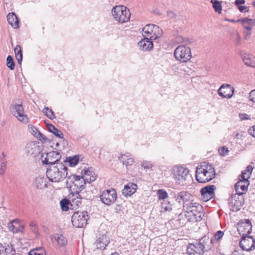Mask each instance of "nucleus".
Listing matches in <instances>:
<instances>
[{
	"label": "nucleus",
	"mask_w": 255,
	"mask_h": 255,
	"mask_svg": "<svg viewBox=\"0 0 255 255\" xmlns=\"http://www.w3.org/2000/svg\"><path fill=\"white\" fill-rule=\"evenodd\" d=\"M190 42L189 39L176 35V60L185 63L191 58V49L186 45Z\"/></svg>",
	"instance_id": "1"
},
{
	"label": "nucleus",
	"mask_w": 255,
	"mask_h": 255,
	"mask_svg": "<svg viewBox=\"0 0 255 255\" xmlns=\"http://www.w3.org/2000/svg\"><path fill=\"white\" fill-rule=\"evenodd\" d=\"M46 176L49 181L59 182L68 176L67 168L62 163L51 165L47 170Z\"/></svg>",
	"instance_id": "2"
},
{
	"label": "nucleus",
	"mask_w": 255,
	"mask_h": 255,
	"mask_svg": "<svg viewBox=\"0 0 255 255\" xmlns=\"http://www.w3.org/2000/svg\"><path fill=\"white\" fill-rule=\"evenodd\" d=\"M216 175L214 168L211 164L204 163L196 168V179L199 183H206L214 178Z\"/></svg>",
	"instance_id": "3"
},
{
	"label": "nucleus",
	"mask_w": 255,
	"mask_h": 255,
	"mask_svg": "<svg viewBox=\"0 0 255 255\" xmlns=\"http://www.w3.org/2000/svg\"><path fill=\"white\" fill-rule=\"evenodd\" d=\"M210 241L208 237L204 236L193 244H190L187 248V253L190 255H203L205 251L210 247L208 243Z\"/></svg>",
	"instance_id": "4"
},
{
	"label": "nucleus",
	"mask_w": 255,
	"mask_h": 255,
	"mask_svg": "<svg viewBox=\"0 0 255 255\" xmlns=\"http://www.w3.org/2000/svg\"><path fill=\"white\" fill-rule=\"evenodd\" d=\"M112 14L115 20L121 23L128 21L130 17L129 9L122 5L114 7L112 9Z\"/></svg>",
	"instance_id": "5"
},
{
	"label": "nucleus",
	"mask_w": 255,
	"mask_h": 255,
	"mask_svg": "<svg viewBox=\"0 0 255 255\" xmlns=\"http://www.w3.org/2000/svg\"><path fill=\"white\" fill-rule=\"evenodd\" d=\"M85 183L83 176L81 177L74 174L67 176L66 182L67 188L71 192L79 191V192L85 188Z\"/></svg>",
	"instance_id": "6"
},
{
	"label": "nucleus",
	"mask_w": 255,
	"mask_h": 255,
	"mask_svg": "<svg viewBox=\"0 0 255 255\" xmlns=\"http://www.w3.org/2000/svg\"><path fill=\"white\" fill-rule=\"evenodd\" d=\"M191 179L189 169L184 165H176V185L187 186Z\"/></svg>",
	"instance_id": "7"
},
{
	"label": "nucleus",
	"mask_w": 255,
	"mask_h": 255,
	"mask_svg": "<svg viewBox=\"0 0 255 255\" xmlns=\"http://www.w3.org/2000/svg\"><path fill=\"white\" fill-rule=\"evenodd\" d=\"M163 34L161 28L158 26L148 24L142 28V35L144 37L149 36L151 40H158Z\"/></svg>",
	"instance_id": "8"
},
{
	"label": "nucleus",
	"mask_w": 255,
	"mask_h": 255,
	"mask_svg": "<svg viewBox=\"0 0 255 255\" xmlns=\"http://www.w3.org/2000/svg\"><path fill=\"white\" fill-rule=\"evenodd\" d=\"M183 210L188 213L192 214L193 217V219L196 221L202 219L203 208L201 204L195 202L194 199L189 203V205L186 206Z\"/></svg>",
	"instance_id": "9"
},
{
	"label": "nucleus",
	"mask_w": 255,
	"mask_h": 255,
	"mask_svg": "<svg viewBox=\"0 0 255 255\" xmlns=\"http://www.w3.org/2000/svg\"><path fill=\"white\" fill-rule=\"evenodd\" d=\"M10 110L17 119L24 124L29 122V119L24 113V109L21 103L15 104L10 106Z\"/></svg>",
	"instance_id": "10"
},
{
	"label": "nucleus",
	"mask_w": 255,
	"mask_h": 255,
	"mask_svg": "<svg viewBox=\"0 0 255 255\" xmlns=\"http://www.w3.org/2000/svg\"><path fill=\"white\" fill-rule=\"evenodd\" d=\"M88 219L87 212H76L72 216L73 225L76 228H83L86 225Z\"/></svg>",
	"instance_id": "11"
},
{
	"label": "nucleus",
	"mask_w": 255,
	"mask_h": 255,
	"mask_svg": "<svg viewBox=\"0 0 255 255\" xmlns=\"http://www.w3.org/2000/svg\"><path fill=\"white\" fill-rule=\"evenodd\" d=\"M100 198L103 204L110 206L115 202L117 198V195L115 189H107L102 192Z\"/></svg>",
	"instance_id": "12"
},
{
	"label": "nucleus",
	"mask_w": 255,
	"mask_h": 255,
	"mask_svg": "<svg viewBox=\"0 0 255 255\" xmlns=\"http://www.w3.org/2000/svg\"><path fill=\"white\" fill-rule=\"evenodd\" d=\"M229 204L231 210L232 211L235 212L240 210L241 208L244 204L243 195H241V193H236L232 195L230 199Z\"/></svg>",
	"instance_id": "13"
},
{
	"label": "nucleus",
	"mask_w": 255,
	"mask_h": 255,
	"mask_svg": "<svg viewBox=\"0 0 255 255\" xmlns=\"http://www.w3.org/2000/svg\"><path fill=\"white\" fill-rule=\"evenodd\" d=\"M194 197L190 193L187 191H183L178 193L176 195V202L180 205V209L182 207V210L187 205H189L191 202H192Z\"/></svg>",
	"instance_id": "14"
},
{
	"label": "nucleus",
	"mask_w": 255,
	"mask_h": 255,
	"mask_svg": "<svg viewBox=\"0 0 255 255\" xmlns=\"http://www.w3.org/2000/svg\"><path fill=\"white\" fill-rule=\"evenodd\" d=\"M61 158V155L58 151H53L45 154H42L41 159L44 164L55 165V163Z\"/></svg>",
	"instance_id": "15"
},
{
	"label": "nucleus",
	"mask_w": 255,
	"mask_h": 255,
	"mask_svg": "<svg viewBox=\"0 0 255 255\" xmlns=\"http://www.w3.org/2000/svg\"><path fill=\"white\" fill-rule=\"evenodd\" d=\"M25 151L27 155L33 158L36 157L41 152L39 143L34 141L28 142L25 146Z\"/></svg>",
	"instance_id": "16"
},
{
	"label": "nucleus",
	"mask_w": 255,
	"mask_h": 255,
	"mask_svg": "<svg viewBox=\"0 0 255 255\" xmlns=\"http://www.w3.org/2000/svg\"><path fill=\"white\" fill-rule=\"evenodd\" d=\"M240 246L244 251H253L255 249V240L252 236H243L240 242Z\"/></svg>",
	"instance_id": "17"
},
{
	"label": "nucleus",
	"mask_w": 255,
	"mask_h": 255,
	"mask_svg": "<svg viewBox=\"0 0 255 255\" xmlns=\"http://www.w3.org/2000/svg\"><path fill=\"white\" fill-rule=\"evenodd\" d=\"M252 225L249 220H241L238 224V231L243 236H246L252 232Z\"/></svg>",
	"instance_id": "18"
},
{
	"label": "nucleus",
	"mask_w": 255,
	"mask_h": 255,
	"mask_svg": "<svg viewBox=\"0 0 255 255\" xmlns=\"http://www.w3.org/2000/svg\"><path fill=\"white\" fill-rule=\"evenodd\" d=\"M234 92V88L231 85L224 84L221 85L218 90L220 96L224 98L230 99L232 97Z\"/></svg>",
	"instance_id": "19"
},
{
	"label": "nucleus",
	"mask_w": 255,
	"mask_h": 255,
	"mask_svg": "<svg viewBox=\"0 0 255 255\" xmlns=\"http://www.w3.org/2000/svg\"><path fill=\"white\" fill-rule=\"evenodd\" d=\"M216 189L214 185H208L202 188L200 192L203 200L207 202L212 198L215 195L214 191Z\"/></svg>",
	"instance_id": "20"
},
{
	"label": "nucleus",
	"mask_w": 255,
	"mask_h": 255,
	"mask_svg": "<svg viewBox=\"0 0 255 255\" xmlns=\"http://www.w3.org/2000/svg\"><path fill=\"white\" fill-rule=\"evenodd\" d=\"M70 206L74 208L79 207L82 203V198L79 195V191L71 192L69 194Z\"/></svg>",
	"instance_id": "21"
},
{
	"label": "nucleus",
	"mask_w": 255,
	"mask_h": 255,
	"mask_svg": "<svg viewBox=\"0 0 255 255\" xmlns=\"http://www.w3.org/2000/svg\"><path fill=\"white\" fill-rule=\"evenodd\" d=\"M139 49L144 51H149L152 49L153 44V42L149 38L144 37L137 43Z\"/></svg>",
	"instance_id": "22"
},
{
	"label": "nucleus",
	"mask_w": 255,
	"mask_h": 255,
	"mask_svg": "<svg viewBox=\"0 0 255 255\" xmlns=\"http://www.w3.org/2000/svg\"><path fill=\"white\" fill-rule=\"evenodd\" d=\"M119 160L127 167L131 166L134 162L132 155L128 152L121 154L119 157Z\"/></svg>",
	"instance_id": "23"
},
{
	"label": "nucleus",
	"mask_w": 255,
	"mask_h": 255,
	"mask_svg": "<svg viewBox=\"0 0 255 255\" xmlns=\"http://www.w3.org/2000/svg\"><path fill=\"white\" fill-rule=\"evenodd\" d=\"M249 184V181L241 179L237 182L235 185L236 193H241V195H243L247 191Z\"/></svg>",
	"instance_id": "24"
},
{
	"label": "nucleus",
	"mask_w": 255,
	"mask_h": 255,
	"mask_svg": "<svg viewBox=\"0 0 255 255\" xmlns=\"http://www.w3.org/2000/svg\"><path fill=\"white\" fill-rule=\"evenodd\" d=\"M7 227L9 230L13 233L22 232L24 229V226L21 225L17 220H13L10 222Z\"/></svg>",
	"instance_id": "25"
},
{
	"label": "nucleus",
	"mask_w": 255,
	"mask_h": 255,
	"mask_svg": "<svg viewBox=\"0 0 255 255\" xmlns=\"http://www.w3.org/2000/svg\"><path fill=\"white\" fill-rule=\"evenodd\" d=\"M109 243L110 240L107 236L102 235L96 240L94 245L97 249L104 250Z\"/></svg>",
	"instance_id": "26"
},
{
	"label": "nucleus",
	"mask_w": 255,
	"mask_h": 255,
	"mask_svg": "<svg viewBox=\"0 0 255 255\" xmlns=\"http://www.w3.org/2000/svg\"><path fill=\"white\" fill-rule=\"evenodd\" d=\"M33 185L38 189H42L48 187L47 178L43 176H38L35 178Z\"/></svg>",
	"instance_id": "27"
},
{
	"label": "nucleus",
	"mask_w": 255,
	"mask_h": 255,
	"mask_svg": "<svg viewBox=\"0 0 255 255\" xmlns=\"http://www.w3.org/2000/svg\"><path fill=\"white\" fill-rule=\"evenodd\" d=\"M136 184L130 182L125 186L122 193L125 196H130L136 192Z\"/></svg>",
	"instance_id": "28"
},
{
	"label": "nucleus",
	"mask_w": 255,
	"mask_h": 255,
	"mask_svg": "<svg viewBox=\"0 0 255 255\" xmlns=\"http://www.w3.org/2000/svg\"><path fill=\"white\" fill-rule=\"evenodd\" d=\"M84 174L82 176L85 180V181L87 183H91L93 181H94L97 178V175L92 170L90 169H84L82 173Z\"/></svg>",
	"instance_id": "29"
},
{
	"label": "nucleus",
	"mask_w": 255,
	"mask_h": 255,
	"mask_svg": "<svg viewBox=\"0 0 255 255\" xmlns=\"http://www.w3.org/2000/svg\"><path fill=\"white\" fill-rule=\"evenodd\" d=\"M8 23L14 28H17L19 27V20L13 12L9 13L7 16Z\"/></svg>",
	"instance_id": "30"
},
{
	"label": "nucleus",
	"mask_w": 255,
	"mask_h": 255,
	"mask_svg": "<svg viewBox=\"0 0 255 255\" xmlns=\"http://www.w3.org/2000/svg\"><path fill=\"white\" fill-rule=\"evenodd\" d=\"M238 21L242 22L244 27L248 31H251L253 26L255 25V20L248 18L240 19L238 20Z\"/></svg>",
	"instance_id": "31"
},
{
	"label": "nucleus",
	"mask_w": 255,
	"mask_h": 255,
	"mask_svg": "<svg viewBox=\"0 0 255 255\" xmlns=\"http://www.w3.org/2000/svg\"><path fill=\"white\" fill-rule=\"evenodd\" d=\"M243 60L247 66L255 68V57L251 54H245L243 56Z\"/></svg>",
	"instance_id": "32"
},
{
	"label": "nucleus",
	"mask_w": 255,
	"mask_h": 255,
	"mask_svg": "<svg viewBox=\"0 0 255 255\" xmlns=\"http://www.w3.org/2000/svg\"><path fill=\"white\" fill-rule=\"evenodd\" d=\"M28 130L33 135L39 140H46V138L32 125L28 126Z\"/></svg>",
	"instance_id": "33"
},
{
	"label": "nucleus",
	"mask_w": 255,
	"mask_h": 255,
	"mask_svg": "<svg viewBox=\"0 0 255 255\" xmlns=\"http://www.w3.org/2000/svg\"><path fill=\"white\" fill-rule=\"evenodd\" d=\"M53 242H56V244L59 246H66L67 243V241L66 238L60 234H55L52 238Z\"/></svg>",
	"instance_id": "34"
},
{
	"label": "nucleus",
	"mask_w": 255,
	"mask_h": 255,
	"mask_svg": "<svg viewBox=\"0 0 255 255\" xmlns=\"http://www.w3.org/2000/svg\"><path fill=\"white\" fill-rule=\"evenodd\" d=\"M47 128L50 132L52 133L56 136L60 138H63V133L56 128L53 125L49 124L47 125Z\"/></svg>",
	"instance_id": "35"
},
{
	"label": "nucleus",
	"mask_w": 255,
	"mask_h": 255,
	"mask_svg": "<svg viewBox=\"0 0 255 255\" xmlns=\"http://www.w3.org/2000/svg\"><path fill=\"white\" fill-rule=\"evenodd\" d=\"M14 50L15 58L18 64L20 65L22 60V53L21 47L19 45H16Z\"/></svg>",
	"instance_id": "36"
},
{
	"label": "nucleus",
	"mask_w": 255,
	"mask_h": 255,
	"mask_svg": "<svg viewBox=\"0 0 255 255\" xmlns=\"http://www.w3.org/2000/svg\"><path fill=\"white\" fill-rule=\"evenodd\" d=\"M65 161L68 162L70 166L74 167L78 163L79 158L76 156L69 157L66 158Z\"/></svg>",
	"instance_id": "37"
},
{
	"label": "nucleus",
	"mask_w": 255,
	"mask_h": 255,
	"mask_svg": "<svg viewBox=\"0 0 255 255\" xmlns=\"http://www.w3.org/2000/svg\"><path fill=\"white\" fill-rule=\"evenodd\" d=\"M28 255H46V253L43 248H38L31 250Z\"/></svg>",
	"instance_id": "38"
},
{
	"label": "nucleus",
	"mask_w": 255,
	"mask_h": 255,
	"mask_svg": "<svg viewBox=\"0 0 255 255\" xmlns=\"http://www.w3.org/2000/svg\"><path fill=\"white\" fill-rule=\"evenodd\" d=\"M211 2L213 4V7L215 11L220 13L222 11V5L220 2L217 0H211Z\"/></svg>",
	"instance_id": "39"
},
{
	"label": "nucleus",
	"mask_w": 255,
	"mask_h": 255,
	"mask_svg": "<svg viewBox=\"0 0 255 255\" xmlns=\"http://www.w3.org/2000/svg\"><path fill=\"white\" fill-rule=\"evenodd\" d=\"M69 205H70V203L68 199H64L60 201L61 208L63 211H66L68 210Z\"/></svg>",
	"instance_id": "40"
},
{
	"label": "nucleus",
	"mask_w": 255,
	"mask_h": 255,
	"mask_svg": "<svg viewBox=\"0 0 255 255\" xmlns=\"http://www.w3.org/2000/svg\"><path fill=\"white\" fill-rule=\"evenodd\" d=\"M224 235V232L218 231L214 234V239H211L209 241L211 243L213 244L214 242V240L216 241H219L223 237Z\"/></svg>",
	"instance_id": "41"
},
{
	"label": "nucleus",
	"mask_w": 255,
	"mask_h": 255,
	"mask_svg": "<svg viewBox=\"0 0 255 255\" xmlns=\"http://www.w3.org/2000/svg\"><path fill=\"white\" fill-rule=\"evenodd\" d=\"M6 65L11 70H13L15 67L14 62L11 56L8 55L6 58Z\"/></svg>",
	"instance_id": "42"
},
{
	"label": "nucleus",
	"mask_w": 255,
	"mask_h": 255,
	"mask_svg": "<svg viewBox=\"0 0 255 255\" xmlns=\"http://www.w3.org/2000/svg\"><path fill=\"white\" fill-rule=\"evenodd\" d=\"M3 253L6 255H14L15 254V250H13L11 246L7 245L4 247Z\"/></svg>",
	"instance_id": "43"
},
{
	"label": "nucleus",
	"mask_w": 255,
	"mask_h": 255,
	"mask_svg": "<svg viewBox=\"0 0 255 255\" xmlns=\"http://www.w3.org/2000/svg\"><path fill=\"white\" fill-rule=\"evenodd\" d=\"M43 113L50 119H53L55 118L53 112L52 110L49 109L47 107H45L43 110Z\"/></svg>",
	"instance_id": "44"
},
{
	"label": "nucleus",
	"mask_w": 255,
	"mask_h": 255,
	"mask_svg": "<svg viewBox=\"0 0 255 255\" xmlns=\"http://www.w3.org/2000/svg\"><path fill=\"white\" fill-rule=\"evenodd\" d=\"M185 214L180 213L178 216L177 221L181 226H183L186 222V218Z\"/></svg>",
	"instance_id": "45"
},
{
	"label": "nucleus",
	"mask_w": 255,
	"mask_h": 255,
	"mask_svg": "<svg viewBox=\"0 0 255 255\" xmlns=\"http://www.w3.org/2000/svg\"><path fill=\"white\" fill-rule=\"evenodd\" d=\"M157 194L159 200L165 199L167 197V192L163 189H160L157 191Z\"/></svg>",
	"instance_id": "46"
},
{
	"label": "nucleus",
	"mask_w": 255,
	"mask_h": 255,
	"mask_svg": "<svg viewBox=\"0 0 255 255\" xmlns=\"http://www.w3.org/2000/svg\"><path fill=\"white\" fill-rule=\"evenodd\" d=\"M233 37L235 43L236 45H240L241 43V37L240 36L238 32L235 33L233 35Z\"/></svg>",
	"instance_id": "47"
},
{
	"label": "nucleus",
	"mask_w": 255,
	"mask_h": 255,
	"mask_svg": "<svg viewBox=\"0 0 255 255\" xmlns=\"http://www.w3.org/2000/svg\"><path fill=\"white\" fill-rule=\"evenodd\" d=\"M141 166L144 169H151L152 167V164L150 161H143L141 163Z\"/></svg>",
	"instance_id": "48"
},
{
	"label": "nucleus",
	"mask_w": 255,
	"mask_h": 255,
	"mask_svg": "<svg viewBox=\"0 0 255 255\" xmlns=\"http://www.w3.org/2000/svg\"><path fill=\"white\" fill-rule=\"evenodd\" d=\"M251 174L250 172H247L246 170L242 172L241 177V180L249 181L248 179L250 178Z\"/></svg>",
	"instance_id": "49"
},
{
	"label": "nucleus",
	"mask_w": 255,
	"mask_h": 255,
	"mask_svg": "<svg viewBox=\"0 0 255 255\" xmlns=\"http://www.w3.org/2000/svg\"><path fill=\"white\" fill-rule=\"evenodd\" d=\"M6 162L5 161H2L0 163V174L2 175L4 174L6 168Z\"/></svg>",
	"instance_id": "50"
},
{
	"label": "nucleus",
	"mask_w": 255,
	"mask_h": 255,
	"mask_svg": "<svg viewBox=\"0 0 255 255\" xmlns=\"http://www.w3.org/2000/svg\"><path fill=\"white\" fill-rule=\"evenodd\" d=\"M30 227L31 228V230L33 232H34V233H38V226L35 222H30Z\"/></svg>",
	"instance_id": "51"
},
{
	"label": "nucleus",
	"mask_w": 255,
	"mask_h": 255,
	"mask_svg": "<svg viewBox=\"0 0 255 255\" xmlns=\"http://www.w3.org/2000/svg\"><path fill=\"white\" fill-rule=\"evenodd\" d=\"M219 152L220 154L222 155H225L228 153L229 150L227 148H225V147H220L219 149Z\"/></svg>",
	"instance_id": "52"
},
{
	"label": "nucleus",
	"mask_w": 255,
	"mask_h": 255,
	"mask_svg": "<svg viewBox=\"0 0 255 255\" xmlns=\"http://www.w3.org/2000/svg\"><path fill=\"white\" fill-rule=\"evenodd\" d=\"M238 7L241 12H248L249 10V7L247 6L241 5L239 6Z\"/></svg>",
	"instance_id": "53"
},
{
	"label": "nucleus",
	"mask_w": 255,
	"mask_h": 255,
	"mask_svg": "<svg viewBox=\"0 0 255 255\" xmlns=\"http://www.w3.org/2000/svg\"><path fill=\"white\" fill-rule=\"evenodd\" d=\"M239 116L242 120H250L251 119L250 116L246 114H240Z\"/></svg>",
	"instance_id": "54"
},
{
	"label": "nucleus",
	"mask_w": 255,
	"mask_h": 255,
	"mask_svg": "<svg viewBox=\"0 0 255 255\" xmlns=\"http://www.w3.org/2000/svg\"><path fill=\"white\" fill-rule=\"evenodd\" d=\"M249 133L250 134L255 137V125L249 130Z\"/></svg>",
	"instance_id": "55"
},
{
	"label": "nucleus",
	"mask_w": 255,
	"mask_h": 255,
	"mask_svg": "<svg viewBox=\"0 0 255 255\" xmlns=\"http://www.w3.org/2000/svg\"><path fill=\"white\" fill-rule=\"evenodd\" d=\"M235 3L236 5L237 6H238V7L239 6H241L240 5L241 4H244L245 3V0H236Z\"/></svg>",
	"instance_id": "56"
},
{
	"label": "nucleus",
	"mask_w": 255,
	"mask_h": 255,
	"mask_svg": "<svg viewBox=\"0 0 255 255\" xmlns=\"http://www.w3.org/2000/svg\"><path fill=\"white\" fill-rule=\"evenodd\" d=\"M253 167L251 165H249L247 167L246 169L245 170L247 172H250L251 174H252V171L253 170Z\"/></svg>",
	"instance_id": "57"
},
{
	"label": "nucleus",
	"mask_w": 255,
	"mask_h": 255,
	"mask_svg": "<svg viewBox=\"0 0 255 255\" xmlns=\"http://www.w3.org/2000/svg\"><path fill=\"white\" fill-rule=\"evenodd\" d=\"M250 36H251V32L248 31V32H246V33L245 39H248L250 37Z\"/></svg>",
	"instance_id": "58"
},
{
	"label": "nucleus",
	"mask_w": 255,
	"mask_h": 255,
	"mask_svg": "<svg viewBox=\"0 0 255 255\" xmlns=\"http://www.w3.org/2000/svg\"><path fill=\"white\" fill-rule=\"evenodd\" d=\"M226 20L228 21H230V22H238V20H235L234 19H226Z\"/></svg>",
	"instance_id": "59"
},
{
	"label": "nucleus",
	"mask_w": 255,
	"mask_h": 255,
	"mask_svg": "<svg viewBox=\"0 0 255 255\" xmlns=\"http://www.w3.org/2000/svg\"><path fill=\"white\" fill-rule=\"evenodd\" d=\"M251 94H253V95L255 94V90H253V91H252L251 92Z\"/></svg>",
	"instance_id": "60"
},
{
	"label": "nucleus",
	"mask_w": 255,
	"mask_h": 255,
	"mask_svg": "<svg viewBox=\"0 0 255 255\" xmlns=\"http://www.w3.org/2000/svg\"><path fill=\"white\" fill-rule=\"evenodd\" d=\"M2 156H3L4 158V157H5V156H6V155H5V153H4V152H2Z\"/></svg>",
	"instance_id": "61"
},
{
	"label": "nucleus",
	"mask_w": 255,
	"mask_h": 255,
	"mask_svg": "<svg viewBox=\"0 0 255 255\" xmlns=\"http://www.w3.org/2000/svg\"><path fill=\"white\" fill-rule=\"evenodd\" d=\"M253 5L255 7V0L253 2Z\"/></svg>",
	"instance_id": "62"
},
{
	"label": "nucleus",
	"mask_w": 255,
	"mask_h": 255,
	"mask_svg": "<svg viewBox=\"0 0 255 255\" xmlns=\"http://www.w3.org/2000/svg\"><path fill=\"white\" fill-rule=\"evenodd\" d=\"M173 55L175 57V50L173 51Z\"/></svg>",
	"instance_id": "63"
},
{
	"label": "nucleus",
	"mask_w": 255,
	"mask_h": 255,
	"mask_svg": "<svg viewBox=\"0 0 255 255\" xmlns=\"http://www.w3.org/2000/svg\"><path fill=\"white\" fill-rule=\"evenodd\" d=\"M252 100L255 103V98H253Z\"/></svg>",
	"instance_id": "64"
}]
</instances>
